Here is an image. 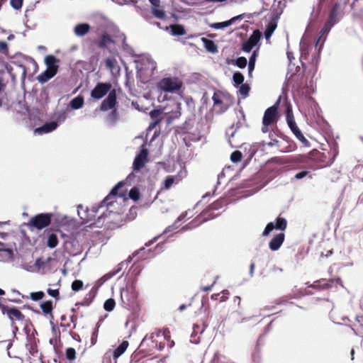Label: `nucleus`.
<instances>
[{
    "mask_svg": "<svg viewBox=\"0 0 363 363\" xmlns=\"http://www.w3.org/2000/svg\"><path fill=\"white\" fill-rule=\"evenodd\" d=\"M126 184L125 181H120L118 182L111 190L109 194L100 202V203L97 206H92L91 209L87 211V220L88 221H91V220H95L96 217V213L99 211L100 209L106 207V211H102L100 215L97 216V220L94 223L95 225L99 226L101 223V220L108 217L111 213H113V211L110 210V208L113 205L114 201L113 199L118 196L121 198L125 199L126 197V191L119 193V190L123 187Z\"/></svg>",
    "mask_w": 363,
    "mask_h": 363,
    "instance_id": "f257e3e1",
    "label": "nucleus"
},
{
    "mask_svg": "<svg viewBox=\"0 0 363 363\" xmlns=\"http://www.w3.org/2000/svg\"><path fill=\"white\" fill-rule=\"evenodd\" d=\"M325 131L323 135L325 143L319 140V168L330 165L337 155V145L328 124H325Z\"/></svg>",
    "mask_w": 363,
    "mask_h": 363,
    "instance_id": "f03ea898",
    "label": "nucleus"
},
{
    "mask_svg": "<svg viewBox=\"0 0 363 363\" xmlns=\"http://www.w3.org/2000/svg\"><path fill=\"white\" fill-rule=\"evenodd\" d=\"M347 2L335 3L329 10L328 19L325 22L324 27L319 33V43L325 40L326 35L329 33L331 28L340 21L345 13V9Z\"/></svg>",
    "mask_w": 363,
    "mask_h": 363,
    "instance_id": "7ed1b4c3",
    "label": "nucleus"
},
{
    "mask_svg": "<svg viewBox=\"0 0 363 363\" xmlns=\"http://www.w3.org/2000/svg\"><path fill=\"white\" fill-rule=\"evenodd\" d=\"M313 22L311 21L306 29V32L303 35L301 42H300V50H301V61L302 62L303 59H306L308 55V50L311 48L312 43H314L315 48L318 47V38H314L312 40V37L311 35V30L313 27Z\"/></svg>",
    "mask_w": 363,
    "mask_h": 363,
    "instance_id": "20e7f679",
    "label": "nucleus"
},
{
    "mask_svg": "<svg viewBox=\"0 0 363 363\" xmlns=\"http://www.w3.org/2000/svg\"><path fill=\"white\" fill-rule=\"evenodd\" d=\"M285 113L287 125L292 133L302 143H303L305 145H308V141L306 139L301 130L298 128L296 123L292 111V107L290 104H286Z\"/></svg>",
    "mask_w": 363,
    "mask_h": 363,
    "instance_id": "39448f33",
    "label": "nucleus"
},
{
    "mask_svg": "<svg viewBox=\"0 0 363 363\" xmlns=\"http://www.w3.org/2000/svg\"><path fill=\"white\" fill-rule=\"evenodd\" d=\"M157 86L165 92L177 93L181 89L182 82L177 77H164L157 83Z\"/></svg>",
    "mask_w": 363,
    "mask_h": 363,
    "instance_id": "423d86ee",
    "label": "nucleus"
},
{
    "mask_svg": "<svg viewBox=\"0 0 363 363\" xmlns=\"http://www.w3.org/2000/svg\"><path fill=\"white\" fill-rule=\"evenodd\" d=\"M52 216L51 213L37 214L30 219L28 224L31 228L42 230L50 224Z\"/></svg>",
    "mask_w": 363,
    "mask_h": 363,
    "instance_id": "0eeeda50",
    "label": "nucleus"
},
{
    "mask_svg": "<svg viewBox=\"0 0 363 363\" xmlns=\"http://www.w3.org/2000/svg\"><path fill=\"white\" fill-rule=\"evenodd\" d=\"M272 16L269 21V22L266 26V29L264 30V38L266 40H268L271 38L273 33L276 30L277 27V21L280 18V16L281 15L283 12V8L280 7L278 9H275V2L273 4L272 6Z\"/></svg>",
    "mask_w": 363,
    "mask_h": 363,
    "instance_id": "6e6552de",
    "label": "nucleus"
},
{
    "mask_svg": "<svg viewBox=\"0 0 363 363\" xmlns=\"http://www.w3.org/2000/svg\"><path fill=\"white\" fill-rule=\"evenodd\" d=\"M110 82H98L91 91V96L94 99H101L111 91Z\"/></svg>",
    "mask_w": 363,
    "mask_h": 363,
    "instance_id": "1a4fd4ad",
    "label": "nucleus"
},
{
    "mask_svg": "<svg viewBox=\"0 0 363 363\" xmlns=\"http://www.w3.org/2000/svg\"><path fill=\"white\" fill-rule=\"evenodd\" d=\"M208 212L207 211H203L198 217H196L191 222L189 223L186 225L183 226L181 229L182 232H184L188 230H191L201 223L206 222L208 220L213 219L215 218L212 213H209L208 217H204Z\"/></svg>",
    "mask_w": 363,
    "mask_h": 363,
    "instance_id": "9d476101",
    "label": "nucleus"
},
{
    "mask_svg": "<svg viewBox=\"0 0 363 363\" xmlns=\"http://www.w3.org/2000/svg\"><path fill=\"white\" fill-rule=\"evenodd\" d=\"M148 150L145 148L140 150L138 154L136 155L133 162V169L134 171L138 172L145 165L147 162Z\"/></svg>",
    "mask_w": 363,
    "mask_h": 363,
    "instance_id": "9b49d317",
    "label": "nucleus"
},
{
    "mask_svg": "<svg viewBox=\"0 0 363 363\" xmlns=\"http://www.w3.org/2000/svg\"><path fill=\"white\" fill-rule=\"evenodd\" d=\"M117 102L116 91L112 89L106 96V98L101 102L100 110L101 111H106L109 109H113Z\"/></svg>",
    "mask_w": 363,
    "mask_h": 363,
    "instance_id": "f8f14e48",
    "label": "nucleus"
},
{
    "mask_svg": "<svg viewBox=\"0 0 363 363\" xmlns=\"http://www.w3.org/2000/svg\"><path fill=\"white\" fill-rule=\"evenodd\" d=\"M278 119V111L275 106H270L266 109L262 118L263 125H272Z\"/></svg>",
    "mask_w": 363,
    "mask_h": 363,
    "instance_id": "ddd939ff",
    "label": "nucleus"
},
{
    "mask_svg": "<svg viewBox=\"0 0 363 363\" xmlns=\"http://www.w3.org/2000/svg\"><path fill=\"white\" fill-rule=\"evenodd\" d=\"M58 127V123L56 121H49L43 124L41 126L36 128L34 130L35 134L43 135L49 133L56 130Z\"/></svg>",
    "mask_w": 363,
    "mask_h": 363,
    "instance_id": "4468645a",
    "label": "nucleus"
},
{
    "mask_svg": "<svg viewBox=\"0 0 363 363\" xmlns=\"http://www.w3.org/2000/svg\"><path fill=\"white\" fill-rule=\"evenodd\" d=\"M65 248L71 256H77L81 254L82 252V247L75 239L70 241H67L65 244Z\"/></svg>",
    "mask_w": 363,
    "mask_h": 363,
    "instance_id": "2eb2a0df",
    "label": "nucleus"
},
{
    "mask_svg": "<svg viewBox=\"0 0 363 363\" xmlns=\"http://www.w3.org/2000/svg\"><path fill=\"white\" fill-rule=\"evenodd\" d=\"M285 239V235L284 233H279L277 234L269 242V247L272 251L278 250L282 245Z\"/></svg>",
    "mask_w": 363,
    "mask_h": 363,
    "instance_id": "dca6fc26",
    "label": "nucleus"
},
{
    "mask_svg": "<svg viewBox=\"0 0 363 363\" xmlns=\"http://www.w3.org/2000/svg\"><path fill=\"white\" fill-rule=\"evenodd\" d=\"M207 324L203 323L202 326H200L198 324H194L193 325V331L191 335L190 342L193 344H199L200 342V337H196L198 334H202L206 328H207Z\"/></svg>",
    "mask_w": 363,
    "mask_h": 363,
    "instance_id": "f3484780",
    "label": "nucleus"
},
{
    "mask_svg": "<svg viewBox=\"0 0 363 363\" xmlns=\"http://www.w3.org/2000/svg\"><path fill=\"white\" fill-rule=\"evenodd\" d=\"M164 30L169 31L173 36H182L186 33L184 27L180 24H172L169 26H165Z\"/></svg>",
    "mask_w": 363,
    "mask_h": 363,
    "instance_id": "a211bd4d",
    "label": "nucleus"
},
{
    "mask_svg": "<svg viewBox=\"0 0 363 363\" xmlns=\"http://www.w3.org/2000/svg\"><path fill=\"white\" fill-rule=\"evenodd\" d=\"M5 314L13 315L14 318L19 321H23L25 319V315L15 306L10 307L7 306L4 311H3V315Z\"/></svg>",
    "mask_w": 363,
    "mask_h": 363,
    "instance_id": "6ab92c4d",
    "label": "nucleus"
},
{
    "mask_svg": "<svg viewBox=\"0 0 363 363\" xmlns=\"http://www.w3.org/2000/svg\"><path fill=\"white\" fill-rule=\"evenodd\" d=\"M57 72L52 70L50 69L47 68L44 72L40 73L37 79L39 83L45 84L48 80L52 79L53 77L56 75Z\"/></svg>",
    "mask_w": 363,
    "mask_h": 363,
    "instance_id": "aec40b11",
    "label": "nucleus"
},
{
    "mask_svg": "<svg viewBox=\"0 0 363 363\" xmlns=\"http://www.w3.org/2000/svg\"><path fill=\"white\" fill-rule=\"evenodd\" d=\"M90 28V25L87 23H79L74 26V33L77 36L82 37L89 33Z\"/></svg>",
    "mask_w": 363,
    "mask_h": 363,
    "instance_id": "412c9836",
    "label": "nucleus"
},
{
    "mask_svg": "<svg viewBox=\"0 0 363 363\" xmlns=\"http://www.w3.org/2000/svg\"><path fill=\"white\" fill-rule=\"evenodd\" d=\"M58 62L59 60L54 55H50L45 57V64L47 66V68L50 69L52 70L58 71Z\"/></svg>",
    "mask_w": 363,
    "mask_h": 363,
    "instance_id": "4be33fe9",
    "label": "nucleus"
},
{
    "mask_svg": "<svg viewBox=\"0 0 363 363\" xmlns=\"http://www.w3.org/2000/svg\"><path fill=\"white\" fill-rule=\"evenodd\" d=\"M40 307L45 315H50V318H53L52 312L55 307V305L53 304V301L52 300H48L42 302L40 304Z\"/></svg>",
    "mask_w": 363,
    "mask_h": 363,
    "instance_id": "5701e85b",
    "label": "nucleus"
},
{
    "mask_svg": "<svg viewBox=\"0 0 363 363\" xmlns=\"http://www.w3.org/2000/svg\"><path fill=\"white\" fill-rule=\"evenodd\" d=\"M201 40L203 43L204 48L208 52L214 54L218 52V46L213 40L206 38H202Z\"/></svg>",
    "mask_w": 363,
    "mask_h": 363,
    "instance_id": "b1692460",
    "label": "nucleus"
},
{
    "mask_svg": "<svg viewBox=\"0 0 363 363\" xmlns=\"http://www.w3.org/2000/svg\"><path fill=\"white\" fill-rule=\"evenodd\" d=\"M128 342L123 340L114 350L113 352V359H116L121 356L127 350L128 347Z\"/></svg>",
    "mask_w": 363,
    "mask_h": 363,
    "instance_id": "393cba45",
    "label": "nucleus"
},
{
    "mask_svg": "<svg viewBox=\"0 0 363 363\" xmlns=\"http://www.w3.org/2000/svg\"><path fill=\"white\" fill-rule=\"evenodd\" d=\"M112 43H113L112 38L107 33H104L99 38L98 46L104 48Z\"/></svg>",
    "mask_w": 363,
    "mask_h": 363,
    "instance_id": "a878e982",
    "label": "nucleus"
},
{
    "mask_svg": "<svg viewBox=\"0 0 363 363\" xmlns=\"http://www.w3.org/2000/svg\"><path fill=\"white\" fill-rule=\"evenodd\" d=\"M84 100L83 96L79 95V96L74 97V99H72L70 101L69 105L72 109L77 110V109L81 108L84 106Z\"/></svg>",
    "mask_w": 363,
    "mask_h": 363,
    "instance_id": "bb28decb",
    "label": "nucleus"
},
{
    "mask_svg": "<svg viewBox=\"0 0 363 363\" xmlns=\"http://www.w3.org/2000/svg\"><path fill=\"white\" fill-rule=\"evenodd\" d=\"M118 121V114L116 109H113L106 118V121L109 126L113 127Z\"/></svg>",
    "mask_w": 363,
    "mask_h": 363,
    "instance_id": "cd10ccee",
    "label": "nucleus"
},
{
    "mask_svg": "<svg viewBox=\"0 0 363 363\" xmlns=\"http://www.w3.org/2000/svg\"><path fill=\"white\" fill-rule=\"evenodd\" d=\"M341 279L340 278L335 279H330L328 281H325L324 279L319 280V289L320 288H330L335 283L336 284H341Z\"/></svg>",
    "mask_w": 363,
    "mask_h": 363,
    "instance_id": "c85d7f7f",
    "label": "nucleus"
},
{
    "mask_svg": "<svg viewBox=\"0 0 363 363\" xmlns=\"http://www.w3.org/2000/svg\"><path fill=\"white\" fill-rule=\"evenodd\" d=\"M287 226V220L286 218L282 217H277L275 220L274 228L275 230H284Z\"/></svg>",
    "mask_w": 363,
    "mask_h": 363,
    "instance_id": "c756f323",
    "label": "nucleus"
},
{
    "mask_svg": "<svg viewBox=\"0 0 363 363\" xmlns=\"http://www.w3.org/2000/svg\"><path fill=\"white\" fill-rule=\"evenodd\" d=\"M58 244V238L55 233H51L49 234L47 240V245L48 247L52 249L55 248Z\"/></svg>",
    "mask_w": 363,
    "mask_h": 363,
    "instance_id": "7c9ffc66",
    "label": "nucleus"
},
{
    "mask_svg": "<svg viewBox=\"0 0 363 363\" xmlns=\"http://www.w3.org/2000/svg\"><path fill=\"white\" fill-rule=\"evenodd\" d=\"M262 36V33L259 30H255L253 31L252 35L247 39L254 46H256L257 43L259 42Z\"/></svg>",
    "mask_w": 363,
    "mask_h": 363,
    "instance_id": "2f4dec72",
    "label": "nucleus"
},
{
    "mask_svg": "<svg viewBox=\"0 0 363 363\" xmlns=\"http://www.w3.org/2000/svg\"><path fill=\"white\" fill-rule=\"evenodd\" d=\"M245 77L240 72H235L233 75V85L238 87L239 85L244 84Z\"/></svg>",
    "mask_w": 363,
    "mask_h": 363,
    "instance_id": "473e14b6",
    "label": "nucleus"
},
{
    "mask_svg": "<svg viewBox=\"0 0 363 363\" xmlns=\"http://www.w3.org/2000/svg\"><path fill=\"white\" fill-rule=\"evenodd\" d=\"M13 256V250L11 247H7L4 250H1L0 253V260L6 261L11 259Z\"/></svg>",
    "mask_w": 363,
    "mask_h": 363,
    "instance_id": "72a5a7b5",
    "label": "nucleus"
},
{
    "mask_svg": "<svg viewBox=\"0 0 363 363\" xmlns=\"http://www.w3.org/2000/svg\"><path fill=\"white\" fill-rule=\"evenodd\" d=\"M232 64L240 69H244L247 65V60L245 57H239L233 60Z\"/></svg>",
    "mask_w": 363,
    "mask_h": 363,
    "instance_id": "f704fd0d",
    "label": "nucleus"
},
{
    "mask_svg": "<svg viewBox=\"0 0 363 363\" xmlns=\"http://www.w3.org/2000/svg\"><path fill=\"white\" fill-rule=\"evenodd\" d=\"M238 92L241 95L242 99H245L248 96L249 92L250 91V86L248 84H242L239 85Z\"/></svg>",
    "mask_w": 363,
    "mask_h": 363,
    "instance_id": "c9c22d12",
    "label": "nucleus"
},
{
    "mask_svg": "<svg viewBox=\"0 0 363 363\" xmlns=\"http://www.w3.org/2000/svg\"><path fill=\"white\" fill-rule=\"evenodd\" d=\"M233 24V21H225L223 22H218V23H213L210 26L212 28L218 30V29H223L225 28H227Z\"/></svg>",
    "mask_w": 363,
    "mask_h": 363,
    "instance_id": "e433bc0d",
    "label": "nucleus"
},
{
    "mask_svg": "<svg viewBox=\"0 0 363 363\" xmlns=\"http://www.w3.org/2000/svg\"><path fill=\"white\" fill-rule=\"evenodd\" d=\"M242 146L245 147V150H247L248 147V152L246 153L247 155V159L245 160V164L246 165L255 156L256 153V150L254 148H252V147L250 145L243 144Z\"/></svg>",
    "mask_w": 363,
    "mask_h": 363,
    "instance_id": "4c0bfd02",
    "label": "nucleus"
},
{
    "mask_svg": "<svg viewBox=\"0 0 363 363\" xmlns=\"http://www.w3.org/2000/svg\"><path fill=\"white\" fill-rule=\"evenodd\" d=\"M128 196L134 201H137L140 198V193L138 187L133 186L128 193Z\"/></svg>",
    "mask_w": 363,
    "mask_h": 363,
    "instance_id": "58836bf2",
    "label": "nucleus"
},
{
    "mask_svg": "<svg viewBox=\"0 0 363 363\" xmlns=\"http://www.w3.org/2000/svg\"><path fill=\"white\" fill-rule=\"evenodd\" d=\"M186 216V213H182L178 218L177 219L175 220V222L174 223V224H172V225H169L168 226L167 228H166V229L164 230V233H167L169 232H170L173 229H176L178 228V225H177V223L181 221L182 220H183L185 217Z\"/></svg>",
    "mask_w": 363,
    "mask_h": 363,
    "instance_id": "ea45409f",
    "label": "nucleus"
},
{
    "mask_svg": "<svg viewBox=\"0 0 363 363\" xmlns=\"http://www.w3.org/2000/svg\"><path fill=\"white\" fill-rule=\"evenodd\" d=\"M158 6H152V13L154 16L159 19H164L166 17V13L164 10L160 9Z\"/></svg>",
    "mask_w": 363,
    "mask_h": 363,
    "instance_id": "a19ab883",
    "label": "nucleus"
},
{
    "mask_svg": "<svg viewBox=\"0 0 363 363\" xmlns=\"http://www.w3.org/2000/svg\"><path fill=\"white\" fill-rule=\"evenodd\" d=\"M115 306V300L113 298H110L105 301L104 303V308L105 311L111 312L114 309Z\"/></svg>",
    "mask_w": 363,
    "mask_h": 363,
    "instance_id": "79ce46f5",
    "label": "nucleus"
},
{
    "mask_svg": "<svg viewBox=\"0 0 363 363\" xmlns=\"http://www.w3.org/2000/svg\"><path fill=\"white\" fill-rule=\"evenodd\" d=\"M242 154L240 150H235L230 155V161L233 163H238L241 161Z\"/></svg>",
    "mask_w": 363,
    "mask_h": 363,
    "instance_id": "37998d69",
    "label": "nucleus"
},
{
    "mask_svg": "<svg viewBox=\"0 0 363 363\" xmlns=\"http://www.w3.org/2000/svg\"><path fill=\"white\" fill-rule=\"evenodd\" d=\"M45 297V293L42 291L37 292H31L30 294V298L34 301H38L42 300Z\"/></svg>",
    "mask_w": 363,
    "mask_h": 363,
    "instance_id": "c03bdc74",
    "label": "nucleus"
},
{
    "mask_svg": "<svg viewBox=\"0 0 363 363\" xmlns=\"http://www.w3.org/2000/svg\"><path fill=\"white\" fill-rule=\"evenodd\" d=\"M66 358L72 362L76 359V351L73 347H68L65 352Z\"/></svg>",
    "mask_w": 363,
    "mask_h": 363,
    "instance_id": "a18cd8bd",
    "label": "nucleus"
},
{
    "mask_svg": "<svg viewBox=\"0 0 363 363\" xmlns=\"http://www.w3.org/2000/svg\"><path fill=\"white\" fill-rule=\"evenodd\" d=\"M89 297H85L84 300L81 302H78L76 303V306H88L91 303L93 298H94V295H91V293H89L87 295Z\"/></svg>",
    "mask_w": 363,
    "mask_h": 363,
    "instance_id": "49530a36",
    "label": "nucleus"
},
{
    "mask_svg": "<svg viewBox=\"0 0 363 363\" xmlns=\"http://www.w3.org/2000/svg\"><path fill=\"white\" fill-rule=\"evenodd\" d=\"M274 222H269L267 224L265 228L264 229V231L262 233V236L267 237L268 236L271 232L274 230Z\"/></svg>",
    "mask_w": 363,
    "mask_h": 363,
    "instance_id": "de8ad7c7",
    "label": "nucleus"
},
{
    "mask_svg": "<svg viewBox=\"0 0 363 363\" xmlns=\"http://www.w3.org/2000/svg\"><path fill=\"white\" fill-rule=\"evenodd\" d=\"M67 118V113L65 111H59L55 115V121L59 124L60 123H62Z\"/></svg>",
    "mask_w": 363,
    "mask_h": 363,
    "instance_id": "09e8293b",
    "label": "nucleus"
},
{
    "mask_svg": "<svg viewBox=\"0 0 363 363\" xmlns=\"http://www.w3.org/2000/svg\"><path fill=\"white\" fill-rule=\"evenodd\" d=\"M255 46L248 40H245L242 44V50L245 52H250Z\"/></svg>",
    "mask_w": 363,
    "mask_h": 363,
    "instance_id": "8fccbe9b",
    "label": "nucleus"
},
{
    "mask_svg": "<svg viewBox=\"0 0 363 363\" xmlns=\"http://www.w3.org/2000/svg\"><path fill=\"white\" fill-rule=\"evenodd\" d=\"M83 281H81V280H79V279H76L74 280L72 283V289L74 291H79L81 289H82L83 287Z\"/></svg>",
    "mask_w": 363,
    "mask_h": 363,
    "instance_id": "3c124183",
    "label": "nucleus"
},
{
    "mask_svg": "<svg viewBox=\"0 0 363 363\" xmlns=\"http://www.w3.org/2000/svg\"><path fill=\"white\" fill-rule=\"evenodd\" d=\"M262 337V335L259 336V337L257 340L255 351L252 354V359L255 362H258L259 360V352L258 351V347H259V342L261 341Z\"/></svg>",
    "mask_w": 363,
    "mask_h": 363,
    "instance_id": "603ef678",
    "label": "nucleus"
},
{
    "mask_svg": "<svg viewBox=\"0 0 363 363\" xmlns=\"http://www.w3.org/2000/svg\"><path fill=\"white\" fill-rule=\"evenodd\" d=\"M174 183V177L173 176H167L164 181V186L166 189H169Z\"/></svg>",
    "mask_w": 363,
    "mask_h": 363,
    "instance_id": "864d4df0",
    "label": "nucleus"
},
{
    "mask_svg": "<svg viewBox=\"0 0 363 363\" xmlns=\"http://www.w3.org/2000/svg\"><path fill=\"white\" fill-rule=\"evenodd\" d=\"M47 293L49 296L55 298L57 301L60 299V291L58 289H52L49 288L47 289Z\"/></svg>",
    "mask_w": 363,
    "mask_h": 363,
    "instance_id": "5fc2aeb1",
    "label": "nucleus"
},
{
    "mask_svg": "<svg viewBox=\"0 0 363 363\" xmlns=\"http://www.w3.org/2000/svg\"><path fill=\"white\" fill-rule=\"evenodd\" d=\"M50 260V258H48L46 261H44L42 258H38L35 262V266L38 269L44 268L46 263Z\"/></svg>",
    "mask_w": 363,
    "mask_h": 363,
    "instance_id": "6e6d98bb",
    "label": "nucleus"
},
{
    "mask_svg": "<svg viewBox=\"0 0 363 363\" xmlns=\"http://www.w3.org/2000/svg\"><path fill=\"white\" fill-rule=\"evenodd\" d=\"M23 0H11L10 4L16 10L20 9L23 6Z\"/></svg>",
    "mask_w": 363,
    "mask_h": 363,
    "instance_id": "4d7b16f0",
    "label": "nucleus"
},
{
    "mask_svg": "<svg viewBox=\"0 0 363 363\" xmlns=\"http://www.w3.org/2000/svg\"><path fill=\"white\" fill-rule=\"evenodd\" d=\"M162 113V111L161 109L155 108L150 112V116L151 117V118L155 120L160 119L159 118Z\"/></svg>",
    "mask_w": 363,
    "mask_h": 363,
    "instance_id": "13d9d810",
    "label": "nucleus"
},
{
    "mask_svg": "<svg viewBox=\"0 0 363 363\" xmlns=\"http://www.w3.org/2000/svg\"><path fill=\"white\" fill-rule=\"evenodd\" d=\"M0 53L7 55L9 53L8 43L0 40Z\"/></svg>",
    "mask_w": 363,
    "mask_h": 363,
    "instance_id": "bf43d9fd",
    "label": "nucleus"
},
{
    "mask_svg": "<svg viewBox=\"0 0 363 363\" xmlns=\"http://www.w3.org/2000/svg\"><path fill=\"white\" fill-rule=\"evenodd\" d=\"M26 347L28 348L29 353L31 355H35L36 353H38V347L36 344H30V345H26Z\"/></svg>",
    "mask_w": 363,
    "mask_h": 363,
    "instance_id": "052dcab7",
    "label": "nucleus"
},
{
    "mask_svg": "<svg viewBox=\"0 0 363 363\" xmlns=\"http://www.w3.org/2000/svg\"><path fill=\"white\" fill-rule=\"evenodd\" d=\"M242 125V123L240 121L236 124H233L231 125V127L230 128V129L233 130V129L235 128V130H233L232 133H230V137H233L235 135V133L236 130L238 128H240Z\"/></svg>",
    "mask_w": 363,
    "mask_h": 363,
    "instance_id": "680f3d73",
    "label": "nucleus"
},
{
    "mask_svg": "<svg viewBox=\"0 0 363 363\" xmlns=\"http://www.w3.org/2000/svg\"><path fill=\"white\" fill-rule=\"evenodd\" d=\"M309 174L308 171L303 170L298 173H296L294 176V178L296 179H301L304 177H306Z\"/></svg>",
    "mask_w": 363,
    "mask_h": 363,
    "instance_id": "e2e57ef3",
    "label": "nucleus"
},
{
    "mask_svg": "<svg viewBox=\"0 0 363 363\" xmlns=\"http://www.w3.org/2000/svg\"><path fill=\"white\" fill-rule=\"evenodd\" d=\"M135 178V175L133 172L130 173L126 179L124 180L126 182L125 185H131L132 182L134 181Z\"/></svg>",
    "mask_w": 363,
    "mask_h": 363,
    "instance_id": "0e129e2a",
    "label": "nucleus"
},
{
    "mask_svg": "<svg viewBox=\"0 0 363 363\" xmlns=\"http://www.w3.org/2000/svg\"><path fill=\"white\" fill-rule=\"evenodd\" d=\"M257 56H258V49L255 50L252 52L251 56L250 57L248 62L255 64Z\"/></svg>",
    "mask_w": 363,
    "mask_h": 363,
    "instance_id": "69168bd1",
    "label": "nucleus"
},
{
    "mask_svg": "<svg viewBox=\"0 0 363 363\" xmlns=\"http://www.w3.org/2000/svg\"><path fill=\"white\" fill-rule=\"evenodd\" d=\"M131 261V258L129 257L128 259L125 262H121L118 265V268L117 269H116L115 271H113V272H116V274H117L123 268V267L125 264V265H128V264L129 262H130Z\"/></svg>",
    "mask_w": 363,
    "mask_h": 363,
    "instance_id": "338daca9",
    "label": "nucleus"
},
{
    "mask_svg": "<svg viewBox=\"0 0 363 363\" xmlns=\"http://www.w3.org/2000/svg\"><path fill=\"white\" fill-rule=\"evenodd\" d=\"M147 62L151 69V74H153L154 70L156 69V62L151 58H147Z\"/></svg>",
    "mask_w": 363,
    "mask_h": 363,
    "instance_id": "774afa93",
    "label": "nucleus"
}]
</instances>
